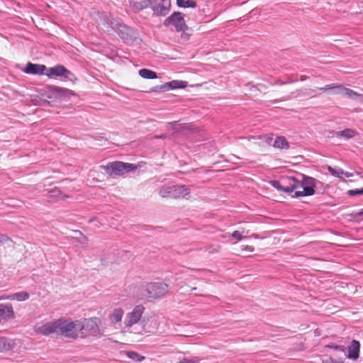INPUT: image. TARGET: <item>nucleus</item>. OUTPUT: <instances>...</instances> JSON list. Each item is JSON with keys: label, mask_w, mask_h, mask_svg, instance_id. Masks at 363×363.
<instances>
[{"label": "nucleus", "mask_w": 363, "mask_h": 363, "mask_svg": "<svg viewBox=\"0 0 363 363\" xmlns=\"http://www.w3.org/2000/svg\"><path fill=\"white\" fill-rule=\"evenodd\" d=\"M270 184L278 191L291 194L298 191V174L295 177H282L280 180H272Z\"/></svg>", "instance_id": "obj_3"}, {"label": "nucleus", "mask_w": 363, "mask_h": 363, "mask_svg": "<svg viewBox=\"0 0 363 363\" xmlns=\"http://www.w3.org/2000/svg\"><path fill=\"white\" fill-rule=\"evenodd\" d=\"M153 13L158 16H165L170 11V0H152L150 6Z\"/></svg>", "instance_id": "obj_7"}, {"label": "nucleus", "mask_w": 363, "mask_h": 363, "mask_svg": "<svg viewBox=\"0 0 363 363\" xmlns=\"http://www.w3.org/2000/svg\"><path fill=\"white\" fill-rule=\"evenodd\" d=\"M242 250H247L249 252H254L255 248L252 246L250 245H244L242 246Z\"/></svg>", "instance_id": "obj_37"}, {"label": "nucleus", "mask_w": 363, "mask_h": 363, "mask_svg": "<svg viewBox=\"0 0 363 363\" xmlns=\"http://www.w3.org/2000/svg\"><path fill=\"white\" fill-rule=\"evenodd\" d=\"M345 87L342 84H331L325 85L323 87L319 88V90L325 91L327 90H332L333 93L335 94H341L343 95Z\"/></svg>", "instance_id": "obj_18"}, {"label": "nucleus", "mask_w": 363, "mask_h": 363, "mask_svg": "<svg viewBox=\"0 0 363 363\" xmlns=\"http://www.w3.org/2000/svg\"><path fill=\"white\" fill-rule=\"evenodd\" d=\"M47 67L44 65L33 64L28 62L23 71L26 74L45 75Z\"/></svg>", "instance_id": "obj_13"}, {"label": "nucleus", "mask_w": 363, "mask_h": 363, "mask_svg": "<svg viewBox=\"0 0 363 363\" xmlns=\"http://www.w3.org/2000/svg\"><path fill=\"white\" fill-rule=\"evenodd\" d=\"M291 99V97H290V96H286V97H285L284 99H282V101L289 100V99Z\"/></svg>", "instance_id": "obj_43"}, {"label": "nucleus", "mask_w": 363, "mask_h": 363, "mask_svg": "<svg viewBox=\"0 0 363 363\" xmlns=\"http://www.w3.org/2000/svg\"><path fill=\"white\" fill-rule=\"evenodd\" d=\"M179 363H199V362H197L196 361L193 360V359H189L186 358H184L183 359L179 361Z\"/></svg>", "instance_id": "obj_36"}, {"label": "nucleus", "mask_w": 363, "mask_h": 363, "mask_svg": "<svg viewBox=\"0 0 363 363\" xmlns=\"http://www.w3.org/2000/svg\"><path fill=\"white\" fill-rule=\"evenodd\" d=\"M100 169L104 170L111 177L114 178L136 169V166L131 163L116 161L108 162L106 165H101Z\"/></svg>", "instance_id": "obj_1"}, {"label": "nucleus", "mask_w": 363, "mask_h": 363, "mask_svg": "<svg viewBox=\"0 0 363 363\" xmlns=\"http://www.w3.org/2000/svg\"><path fill=\"white\" fill-rule=\"evenodd\" d=\"M79 333L82 337L96 335L99 331L96 318H88L78 320Z\"/></svg>", "instance_id": "obj_5"}, {"label": "nucleus", "mask_w": 363, "mask_h": 363, "mask_svg": "<svg viewBox=\"0 0 363 363\" xmlns=\"http://www.w3.org/2000/svg\"><path fill=\"white\" fill-rule=\"evenodd\" d=\"M351 218L353 220H358L360 218L361 220H363V209H361L358 212H354L350 214Z\"/></svg>", "instance_id": "obj_31"}, {"label": "nucleus", "mask_w": 363, "mask_h": 363, "mask_svg": "<svg viewBox=\"0 0 363 363\" xmlns=\"http://www.w3.org/2000/svg\"><path fill=\"white\" fill-rule=\"evenodd\" d=\"M45 75L49 78L60 77L67 79H71V77L73 76L72 73L69 70L60 65H57L53 67H47Z\"/></svg>", "instance_id": "obj_8"}, {"label": "nucleus", "mask_w": 363, "mask_h": 363, "mask_svg": "<svg viewBox=\"0 0 363 363\" xmlns=\"http://www.w3.org/2000/svg\"><path fill=\"white\" fill-rule=\"evenodd\" d=\"M343 95L346 96L348 98L355 101L357 96H358V93H357L356 91H353L352 89H348V88L345 87V89Z\"/></svg>", "instance_id": "obj_28"}, {"label": "nucleus", "mask_w": 363, "mask_h": 363, "mask_svg": "<svg viewBox=\"0 0 363 363\" xmlns=\"http://www.w3.org/2000/svg\"><path fill=\"white\" fill-rule=\"evenodd\" d=\"M347 194L351 196H355L363 194V187L361 189H350L347 191Z\"/></svg>", "instance_id": "obj_30"}, {"label": "nucleus", "mask_w": 363, "mask_h": 363, "mask_svg": "<svg viewBox=\"0 0 363 363\" xmlns=\"http://www.w3.org/2000/svg\"><path fill=\"white\" fill-rule=\"evenodd\" d=\"M13 347V342L12 340L0 336V352L9 351Z\"/></svg>", "instance_id": "obj_20"}, {"label": "nucleus", "mask_w": 363, "mask_h": 363, "mask_svg": "<svg viewBox=\"0 0 363 363\" xmlns=\"http://www.w3.org/2000/svg\"><path fill=\"white\" fill-rule=\"evenodd\" d=\"M343 175L345 177H351L353 176V174L352 173H350V172H345L344 171V173H343Z\"/></svg>", "instance_id": "obj_39"}, {"label": "nucleus", "mask_w": 363, "mask_h": 363, "mask_svg": "<svg viewBox=\"0 0 363 363\" xmlns=\"http://www.w3.org/2000/svg\"><path fill=\"white\" fill-rule=\"evenodd\" d=\"M177 5L180 8H195L197 4L194 0H177Z\"/></svg>", "instance_id": "obj_24"}, {"label": "nucleus", "mask_w": 363, "mask_h": 363, "mask_svg": "<svg viewBox=\"0 0 363 363\" xmlns=\"http://www.w3.org/2000/svg\"><path fill=\"white\" fill-rule=\"evenodd\" d=\"M169 84L171 85V89H174L177 88H184L186 86V82L179 80H173L172 82H169Z\"/></svg>", "instance_id": "obj_26"}, {"label": "nucleus", "mask_w": 363, "mask_h": 363, "mask_svg": "<svg viewBox=\"0 0 363 363\" xmlns=\"http://www.w3.org/2000/svg\"><path fill=\"white\" fill-rule=\"evenodd\" d=\"M138 73L144 79H152L157 78L156 72L148 69H141Z\"/></svg>", "instance_id": "obj_23"}, {"label": "nucleus", "mask_w": 363, "mask_h": 363, "mask_svg": "<svg viewBox=\"0 0 363 363\" xmlns=\"http://www.w3.org/2000/svg\"><path fill=\"white\" fill-rule=\"evenodd\" d=\"M142 287L148 295H164L168 291V285L160 281L148 283Z\"/></svg>", "instance_id": "obj_9"}, {"label": "nucleus", "mask_w": 363, "mask_h": 363, "mask_svg": "<svg viewBox=\"0 0 363 363\" xmlns=\"http://www.w3.org/2000/svg\"><path fill=\"white\" fill-rule=\"evenodd\" d=\"M274 147L278 149H288L289 144L284 137H277L274 143Z\"/></svg>", "instance_id": "obj_22"}, {"label": "nucleus", "mask_w": 363, "mask_h": 363, "mask_svg": "<svg viewBox=\"0 0 363 363\" xmlns=\"http://www.w3.org/2000/svg\"><path fill=\"white\" fill-rule=\"evenodd\" d=\"M160 89L164 91L171 90V85L169 84V82H167L163 85L160 86Z\"/></svg>", "instance_id": "obj_33"}, {"label": "nucleus", "mask_w": 363, "mask_h": 363, "mask_svg": "<svg viewBox=\"0 0 363 363\" xmlns=\"http://www.w3.org/2000/svg\"><path fill=\"white\" fill-rule=\"evenodd\" d=\"M13 295H24V296H26V295H28V294L27 292H19V293L13 294Z\"/></svg>", "instance_id": "obj_41"}, {"label": "nucleus", "mask_w": 363, "mask_h": 363, "mask_svg": "<svg viewBox=\"0 0 363 363\" xmlns=\"http://www.w3.org/2000/svg\"><path fill=\"white\" fill-rule=\"evenodd\" d=\"M329 171L333 176H336L337 177H342L344 173V170L340 168L333 169L330 167Z\"/></svg>", "instance_id": "obj_29"}, {"label": "nucleus", "mask_w": 363, "mask_h": 363, "mask_svg": "<svg viewBox=\"0 0 363 363\" xmlns=\"http://www.w3.org/2000/svg\"><path fill=\"white\" fill-rule=\"evenodd\" d=\"M252 238H258V235L257 234H253L251 235Z\"/></svg>", "instance_id": "obj_42"}, {"label": "nucleus", "mask_w": 363, "mask_h": 363, "mask_svg": "<svg viewBox=\"0 0 363 363\" xmlns=\"http://www.w3.org/2000/svg\"><path fill=\"white\" fill-rule=\"evenodd\" d=\"M152 0H143L140 1H133L130 3V8L135 13H138L140 11L150 7Z\"/></svg>", "instance_id": "obj_16"}, {"label": "nucleus", "mask_w": 363, "mask_h": 363, "mask_svg": "<svg viewBox=\"0 0 363 363\" xmlns=\"http://www.w3.org/2000/svg\"><path fill=\"white\" fill-rule=\"evenodd\" d=\"M298 189L302 191H296L293 197L299 198L302 196H312L315 194L317 180L311 177L303 174H298Z\"/></svg>", "instance_id": "obj_2"}, {"label": "nucleus", "mask_w": 363, "mask_h": 363, "mask_svg": "<svg viewBox=\"0 0 363 363\" xmlns=\"http://www.w3.org/2000/svg\"><path fill=\"white\" fill-rule=\"evenodd\" d=\"M164 25L174 26L177 32L184 31L187 28L184 16L179 11H175L167 17L164 21Z\"/></svg>", "instance_id": "obj_6"}, {"label": "nucleus", "mask_w": 363, "mask_h": 363, "mask_svg": "<svg viewBox=\"0 0 363 363\" xmlns=\"http://www.w3.org/2000/svg\"><path fill=\"white\" fill-rule=\"evenodd\" d=\"M245 231H242V232H240L238 230H235L234 231L232 234H231V237L233 238H235V239H237L238 240H241L242 238H244L245 237H242V234L244 233Z\"/></svg>", "instance_id": "obj_32"}, {"label": "nucleus", "mask_w": 363, "mask_h": 363, "mask_svg": "<svg viewBox=\"0 0 363 363\" xmlns=\"http://www.w3.org/2000/svg\"><path fill=\"white\" fill-rule=\"evenodd\" d=\"M355 101L363 104V94H358Z\"/></svg>", "instance_id": "obj_38"}, {"label": "nucleus", "mask_w": 363, "mask_h": 363, "mask_svg": "<svg viewBox=\"0 0 363 363\" xmlns=\"http://www.w3.org/2000/svg\"><path fill=\"white\" fill-rule=\"evenodd\" d=\"M144 312V307L142 305L136 306L133 311L128 313L125 318L124 324L126 327H131L137 323L141 318Z\"/></svg>", "instance_id": "obj_10"}, {"label": "nucleus", "mask_w": 363, "mask_h": 363, "mask_svg": "<svg viewBox=\"0 0 363 363\" xmlns=\"http://www.w3.org/2000/svg\"><path fill=\"white\" fill-rule=\"evenodd\" d=\"M34 330L37 333L43 335H49L53 333L57 334V320L36 325L34 327Z\"/></svg>", "instance_id": "obj_11"}, {"label": "nucleus", "mask_w": 363, "mask_h": 363, "mask_svg": "<svg viewBox=\"0 0 363 363\" xmlns=\"http://www.w3.org/2000/svg\"><path fill=\"white\" fill-rule=\"evenodd\" d=\"M117 26L120 28L119 33L122 39L128 43L135 41L137 39L138 35L133 28L121 24H117Z\"/></svg>", "instance_id": "obj_12"}, {"label": "nucleus", "mask_w": 363, "mask_h": 363, "mask_svg": "<svg viewBox=\"0 0 363 363\" xmlns=\"http://www.w3.org/2000/svg\"><path fill=\"white\" fill-rule=\"evenodd\" d=\"M123 315V311L121 308H116L110 315V320L112 323H121Z\"/></svg>", "instance_id": "obj_21"}, {"label": "nucleus", "mask_w": 363, "mask_h": 363, "mask_svg": "<svg viewBox=\"0 0 363 363\" xmlns=\"http://www.w3.org/2000/svg\"><path fill=\"white\" fill-rule=\"evenodd\" d=\"M334 135L338 138H343L346 140L351 139L357 135V131L351 128H346L341 131L333 132Z\"/></svg>", "instance_id": "obj_19"}, {"label": "nucleus", "mask_w": 363, "mask_h": 363, "mask_svg": "<svg viewBox=\"0 0 363 363\" xmlns=\"http://www.w3.org/2000/svg\"><path fill=\"white\" fill-rule=\"evenodd\" d=\"M359 342L353 340L348 347L347 357L351 359H357L359 356Z\"/></svg>", "instance_id": "obj_15"}, {"label": "nucleus", "mask_w": 363, "mask_h": 363, "mask_svg": "<svg viewBox=\"0 0 363 363\" xmlns=\"http://www.w3.org/2000/svg\"><path fill=\"white\" fill-rule=\"evenodd\" d=\"M305 79H306V77H301V80H302V81H303V80H304Z\"/></svg>", "instance_id": "obj_44"}, {"label": "nucleus", "mask_w": 363, "mask_h": 363, "mask_svg": "<svg viewBox=\"0 0 363 363\" xmlns=\"http://www.w3.org/2000/svg\"><path fill=\"white\" fill-rule=\"evenodd\" d=\"M171 189L172 199L184 197L190 193L189 188L186 185L171 186Z\"/></svg>", "instance_id": "obj_14"}, {"label": "nucleus", "mask_w": 363, "mask_h": 363, "mask_svg": "<svg viewBox=\"0 0 363 363\" xmlns=\"http://www.w3.org/2000/svg\"><path fill=\"white\" fill-rule=\"evenodd\" d=\"M78 320H57V334L65 337L76 339L79 336Z\"/></svg>", "instance_id": "obj_4"}, {"label": "nucleus", "mask_w": 363, "mask_h": 363, "mask_svg": "<svg viewBox=\"0 0 363 363\" xmlns=\"http://www.w3.org/2000/svg\"><path fill=\"white\" fill-rule=\"evenodd\" d=\"M13 316V308L11 306L0 305V323Z\"/></svg>", "instance_id": "obj_17"}, {"label": "nucleus", "mask_w": 363, "mask_h": 363, "mask_svg": "<svg viewBox=\"0 0 363 363\" xmlns=\"http://www.w3.org/2000/svg\"><path fill=\"white\" fill-rule=\"evenodd\" d=\"M4 298L5 296H2ZM6 298H13V299H16L18 301H24L27 299L28 296H6Z\"/></svg>", "instance_id": "obj_35"}, {"label": "nucleus", "mask_w": 363, "mask_h": 363, "mask_svg": "<svg viewBox=\"0 0 363 363\" xmlns=\"http://www.w3.org/2000/svg\"><path fill=\"white\" fill-rule=\"evenodd\" d=\"M127 356L130 359H131L135 362H141L145 359L144 357L141 356L140 354H139L138 353H137L135 352H128Z\"/></svg>", "instance_id": "obj_27"}, {"label": "nucleus", "mask_w": 363, "mask_h": 363, "mask_svg": "<svg viewBox=\"0 0 363 363\" xmlns=\"http://www.w3.org/2000/svg\"><path fill=\"white\" fill-rule=\"evenodd\" d=\"M264 138H265V142L268 144H269L271 143V141L272 140V138L269 137V136H264Z\"/></svg>", "instance_id": "obj_40"}, {"label": "nucleus", "mask_w": 363, "mask_h": 363, "mask_svg": "<svg viewBox=\"0 0 363 363\" xmlns=\"http://www.w3.org/2000/svg\"><path fill=\"white\" fill-rule=\"evenodd\" d=\"M172 190L171 186H162L160 189L159 194L163 198H172Z\"/></svg>", "instance_id": "obj_25"}, {"label": "nucleus", "mask_w": 363, "mask_h": 363, "mask_svg": "<svg viewBox=\"0 0 363 363\" xmlns=\"http://www.w3.org/2000/svg\"><path fill=\"white\" fill-rule=\"evenodd\" d=\"M10 240L9 238L5 235L0 234V245Z\"/></svg>", "instance_id": "obj_34"}]
</instances>
